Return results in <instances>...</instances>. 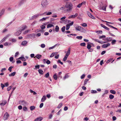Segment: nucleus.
<instances>
[{"label":"nucleus","instance_id":"f257e3e1","mask_svg":"<svg viewBox=\"0 0 121 121\" xmlns=\"http://www.w3.org/2000/svg\"><path fill=\"white\" fill-rule=\"evenodd\" d=\"M65 7L66 8V11L68 12L71 11L73 8L72 4L71 2H69L66 3Z\"/></svg>","mask_w":121,"mask_h":121},{"label":"nucleus","instance_id":"f03ea898","mask_svg":"<svg viewBox=\"0 0 121 121\" xmlns=\"http://www.w3.org/2000/svg\"><path fill=\"white\" fill-rule=\"evenodd\" d=\"M41 4L43 7H46L48 4V3L46 0H42Z\"/></svg>","mask_w":121,"mask_h":121},{"label":"nucleus","instance_id":"7ed1b4c3","mask_svg":"<svg viewBox=\"0 0 121 121\" xmlns=\"http://www.w3.org/2000/svg\"><path fill=\"white\" fill-rule=\"evenodd\" d=\"M43 13L40 14L38 13L35 14V15L32 16L31 17V18L32 19H36L38 18L40 16H42Z\"/></svg>","mask_w":121,"mask_h":121},{"label":"nucleus","instance_id":"20e7f679","mask_svg":"<svg viewBox=\"0 0 121 121\" xmlns=\"http://www.w3.org/2000/svg\"><path fill=\"white\" fill-rule=\"evenodd\" d=\"M19 103L20 104L24 106H25L27 104V102L24 100H20L19 101Z\"/></svg>","mask_w":121,"mask_h":121},{"label":"nucleus","instance_id":"39448f33","mask_svg":"<svg viewBox=\"0 0 121 121\" xmlns=\"http://www.w3.org/2000/svg\"><path fill=\"white\" fill-rule=\"evenodd\" d=\"M9 115L8 113L7 112H6L4 114V119L5 120H7L8 118V117H9Z\"/></svg>","mask_w":121,"mask_h":121},{"label":"nucleus","instance_id":"423d86ee","mask_svg":"<svg viewBox=\"0 0 121 121\" xmlns=\"http://www.w3.org/2000/svg\"><path fill=\"white\" fill-rule=\"evenodd\" d=\"M26 27V26L23 25L21 27H19L18 29V30L20 31H21L22 32V31L24 30Z\"/></svg>","mask_w":121,"mask_h":121},{"label":"nucleus","instance_id":"0eeeda50","mask_svg":"<svg viewBox=\"0 0 121 121\" xmlns=\"http://www.w3.org/2000/svg\"><path fill=\"white\" fill-rule=\"evenodd\" d=\"M78 15V14L77 13H76L74 15H73L69 16L68 17V18H74L77 17Z\"/></svg>","mask_w":121,"mask_h":121},{"label":"nucleus","instance_id":"6e6552de","mask_svg":"<svg viewBox=\"0 0 121 121\" xmlns=\"http://www.w3.org/2000/svg\"><path fill=\"white\" fill-rule=\"evenodd\" d=\"M9 36V35H7L5 37L3 38L0 41V44L3 42L5 41L6 39Z\"/></svg>","mask_w":121,"mask_h":121},{"label":"nucleus","instance_id":"1a4fd4ad","mask_svg":"<svg viewBox=\"0 0 121 121\" xmlns=\"http://www.w3.org/2000/svg\"><path fill=\"white\" fill-rule=\"evenodd\" d=\"M70 48H68V50L65 56L68 57L70 53Z\"/></svg>","mask_w":121,"mask_h":121},{"label":"nucleus","instance_id":"9d476101","mask_svg":"<svg viewBox=\"0 0 121 121\" xmlns=\"http://www.w3.org/2000/svg\"><path fill=\"white\" fill-rule=\"evenodd\" d=\"M18 30L17 32L14 33V35H19L21 34L22 32L21 31H20L18 29Z\"/></svg>","mask_w":121,"mask_h":121},{"label":"nucleus","instance_id":"9b49d317","mask_svg":"<svg viewBox=\"0 0 121 121\" xmlns=\"http://www.w3.org/2000/svg\"><path fill=\"white\" fill-rule=\"evenodd\" d=\"M110 45V44L109 43H108L107 44H104L102 46V47L103 48H106L109 46Z\"/></svg>","mask_w":121,"mask_h":121},{"label":"nucleus","instance_id":"f8f14e48","mask_svg":"<svg viewBox=\"0 0 121 121\" xmlns=\"http://www.w3.org/2000/svg\"><path fill=\"white\" fill-rule=\"evenodd\" d=\"M90 42H88L87 43V49H88L89 51L90 52H91V51H90L91 48V45L90 44Z\"/></svg>","mask_w":121,"mask_h":121},{"label":"nucleus","instance_id":"ddd939ff","mask_svg":"<svg viewBox=\"0 0 121 121\" xmlns=\"http://www.w3.org/2000/svg\"><path fill=\"white\" fill-rule=\"evenodd\" d=\"M9 40L12 42V43H15L16 41V40L14 38H10L9 39Z\"/></svg>","mask_w":121,"mask_h":121},{"label":"nucleus","instance_id":"4468645a","mask_svg":"<svg viewBox=\"0 0 121 121\" xmlns=\"http://www.w3.org/2000/svg\"><path fill=\"white\" fill-rule=\"evenodd\" d=\"M43 119V118L41 117H39L36 118L34 121H41Z\"/></svg>","mask_w":121,"mask_h":121},{"label":"nucleus","instance_id":"2eb2a0df","mask_svg":"<svg viewBox=\"0 0 121 121\" xmlns=\"http://www.w3.org/2000/svg\"><path fill=\"white\" fill-rule=\"evenodd\" d=\"M26 1V0H21L19 3L18 5L20 6Z\"/></svg>","mask_w":121,"mask_h":121},{"label":"nucleus","instance_id":"dca6fc26","mask_svg":"<svg viewBox=\"0 0 121 121\" xmlns=\"http://www.w3.org/2000/svg\"><path fill=\"white\" fill-rule=\"evenodd\" d=\"M100 26H101V27H103L104 29H106V30H109V28L105 26L104 25H103L102 24H101Z\"/></svg>","mask_w":121,"mask_h":121},{"label":"nucleus","instance_id":"f3484780","mask_svg":"<svg viewBox=\"0 0 121 121\" xmlns=\"http://www.w3.org/2000/svg\"><path fill=\"white\" fill-rule=\"evenodd\" d=\"M7 103V101L5 100H4L2 102V103L0 104V105H1L2 106H4Z\"/></svg>","mask_w":121,"mask_h":121},{"label":"nucleus","instance_id":"a211bd4d","mask_svg":"<svg viewBox=\"0 0 121 121\" xmlns=\"http://www.w3.org/2000/svg\"><path fill=\"white\" fill-rule=\"evenodd\" d=\"M46 96L45 95L43 96L41 99V101L42 102H44L46 100Z\"/></svg>","mask_w":121,"mask_h":121},{"label":"nucleus","instance_id":"6ab92c4d","mask_svg":"<svg viewBox=\"0 0 121 121\" xmlns=\"http://www.w3.org/2000/svg\"><path fill=\"white\" fill-rule=\"evenodd\" d=\"M60 45V44L59 43H57L54 46L51 47H50L48 48V49L49 50H50L52 49L53 48L55 47H56V46H59Z\"/></svg>","mask_w":121,"mask_h":121},{"label":"nucleus","instance_id":"aec40b11","mask_svg":"<svg viewBox=\"0 0 121 121\" xmlns=\"http://www.w3.org/2000/svg\"><path fill=\"white\" fill-rule=\"evenodd\" d=\"M4 45L5 46H9L11 45V43H8V42H6L4 44Z\"/></svg>","mask_w":121,"mask_h":121},{"label":"nucleus","instance_id":"412c9836","mask_svg":"<svg viewBox=\"0 0 121 121\" xmlns=\"http://www.w3.org/2000/svg\"><path fill=\"white\" fill-rule=\"evenodd\" d=\"M59 28L58 26L57 25L56 26L55 28V31L57 32H58L59 31Z\"/></svg>","mask_w":121,"mask_h":121},{"label":"nucleus","instance_id":"4be33fe9","mask_svg":"<svg viewBox=\"0 0 121 121\" xmlns=\"http://www.w3.org/2000/svg\"><path fill=\"white\" fill-rule=\"evenodd\" d=\"M27 43V42L26 41H23L21 43V44L23 46L25 45Z\"/></svg>","mask_w":121,"mask_h":121},{"label":"nucleus","instance_id":"5701e85b","mask_svg":"<svg viewBox=\"0 0 121 121\" xmlns=\"http://www.w3.org/2000/svg\"><path fill=\"white\" fill-rule=\"evenodd\" d=\"M112 38L111 37H107L105 39L106 40L109 42L111 41L112 40Z\"/></svg>","mask_w":121,"mask_h":121},{"label":"nucleus","instance_id":"b1692460","mask_svg":"<svg viewBox=\"0 0 121 121\" xmlns=\"http://www.w3.org/2000/svg\"><path fill=\"white\" fill-rule=\"evenodd\" d=\"M111 41H112L111 43L112 45H114L115 44L117 41L115 39L113 40H112Z\"/></svg>","mask_w":121,"mask_h":121},{"label":"nucleus","instance_id":"393cba45","mask_svg":"<svg viewBox=\"0 0 121 121\" xmlns=\"http://www.w3.org/2000/svg\"><path fill=\"white\" fill-rule=\"evenodd\" d=\"M18 59H20L22 60L25 61L26 60V59L23 57H19Z\"/></svg>","mask_w":121,"mask_h":121},{"label":"nucleus","instance_id":"a878e982","mask_svg":"<svg viewBox=\"0 0 121 121\" xmlns=\"http://www.w3.org/2000/svg\"><path fill=\"white\" fill-rule=\"evenodd\" d=\"M38 72L39 73L41 74L42 75L43 74V71L41 69H39L38 70Z\"/></svg>","mask_w":121,"mask_h":121},{"label":"nucleus","instance_id":"bb28decb","mask_svg":"<svg viewBox=\"0 0 121 121\" xmlns=\"http://www.w3.org/2000/svg\"><path fill=\"white\" fill-rule=\"evenodd\" d=\"M16 73L15 72H14L11 73L10 74H9V76L10 77L14 76Z\"/></svg>","mask_w":121,"mask_h":121},{"label":"nucleus","instance_id":"cd10ccee","mask_svg":"<svg viewBox=\"0 0 121 121\" xmlns=\"http://www.w3.org/2000/svg\"><path fill=\"white\" fill-rule=\"evenodd\" d=\"M80 27V29L79 30V31H80L82 32H83L85 30L82 27L80 26V27Z\"/></svg>","mask_w":121,"mask_h":121},{"label":"nucleus","instance_id":"c85d7f7f","mask_svg":"<svg viewBox=\"0 0 121 121\" xmlns=\"http://www.w3.org/2000/svg\"><path fill=\"white\" fill-rule=\"evenodd\" d=\"M13 57H11L9 58V61L10 62H12V63H14V62H15V61H13Z\"/></svg>","mask_w":121,"mask_h":121},{"label":"nucleus","instance_id":"c756f323","mask_svg":"<svg viewBox=\"0 0 121 121\" xmlns=\"http://www.w3.org/2000/svg\"><path fill=\"white\" fill-rule=\"evenodd\" d=\"M52 27H54V26L52 24H48L47 26V28H50Z\"/></svg>","mask_w":121,"mask_h":121},{"label":"nucleus","instance_id":"7c9ffc66","mask_svg":"<svg viewBox=\"0 0 121 121\" xmlns=\"http://www.w3.org/2000/svg\"><path fill=\"white\" fill-rule=\"evenodd\" d=\"M35 107L34 106H31L30 107V110L31 111L35 109Z\"/></svg>","mask_w":121,"mask_h":121},{"label":"nucleus","instance_id":"2f4dec72","mask_svg":"<svg viewBox=\"0 0 121 121\" xmlns=\"http://www.w3.org/2000/svg\"><path fill=\"white\" fill-rule=\"evenodd\" d=\"M89 80L88 79H86L84 81V85L85 86L87 84V82L89 81Z\"/></svg>","mask_w":121,"mask_h":121},{"label":"nucleus","instance_id":"473e14b6","mask_svg":"<svg viewBox=\"0 0 121 121\" xmlns=\"http://www.w3.org/2000/svg\"><path fill=\"white\" fill-rule=\"evenodd\" d=\"M107 6V5H105L102 7V9L104 11H106V8Z\"/></svg>","mask_w":121,"mask_h":121},{"label":"nucleus","instance_id":"72a5a7b5","mask_svg":"<svg viewBox=\"0 0 121 121\" xmlns=\"http://www.w3.org/2000/svg\"><path fill=\"white\" fill-rule=\"evenodd\" d=\"M95 41H97V42H98L99 43H101V44H102V43H105V42H103L102 41H100L99 40H98L97 39H95Z\"/></svg>","mask_w":121,"mask_h":121},{"label":"nucleus","instance_id":"f704fd0d","mask_svg":"<svg viewBox=\"0 0 121 121\" xmlns=\"http://www.w3.org/2000/svg\"><path fill=\"white\" fill-rule=\"evenodd\" d=\"M56 52H53L52 53V54L50 55V57H53L55 55H56Z\"/></svg>","mask_w":121,"mask_h":121},{"label":"nucleus","instance_id":"c9c22d12","mask_svg":"<svg viewBox=\"0 0 121 121\" xmlns=\"http://www.w3.org/2000/svg\"><path fill=\"white\" fill-rule=\"evenodd\" d=\"M56 73H55L54 75L53 76V78L56 80L57 79V75L56 74Z\"/></svg>","mask_w":121,"mask_h":121},{"label":"nucleus","instance_id":"e433bc0d","mask_svg":"<svg viewBox=\"0 0 121 121\" xmlns=\"http://www.w3.org/2000/svg\"><path fill=\"white\" fill-rule=\"evenodd\" d=\"M69 77V75L67 74H66L64 77L63 79L64 80H65L66 78H68Z\"/></svg>","mask_w":121,"mask_h":121},{"label":"nucleus","instance_id":"4c0bfd02","mask_svg":"<svg viewBox=\"0 0 121 121\" xmlns=\"http://www.w3.org/2000/svg\"><path fill=\"white\" fill-rule=\"evenodd\" d=\"M49 73L48 72L44 76L45 77L47 78L49 77Z\"/></svg>","mask_w":121,"mask_h":121},{"label":"nucleus","instance_id":"58836bf2","mask_svg":"<svg viewBox=\"0 0 121 121\" xmlns=\"http://www.w3.org/2000/svg\"><path fill=\"white\" fill-rule=\"evenodd\" d=\"M110 92L111 93L113 94H115L116 93V91L114 90H111L110 91Z\"/></svg>","mask_w":121,"mask_h":121},{"label":"nucleus","instance_id":"ea45409f","mask_svg":"<svg viewBox=\"0 0 121 121\" xmlns=\"http://www.w3.org/2000/svg\"><path fill=\"white\" fill-rule=\"evenodd\" d=\"M41 56V55L39 54L37 55L36 56V58L38 59H39Z\"/></svg>","mask_w":121,"mask_h":121},{"label":"nucleus","instance_id":"a19ab883","mask_svg":"<svg viewBox=\"0 0 121 121\" xmlns=\"http://www.w3.org/2000/svg\"><path fill=\"white\" fill-rule=\"evenodd\" d=\"M79 27H80V26H76L75 27V28L76 30L79 31L80 29Z\"/></svg>","mask_w":121,"mask_h":121},{"label":"nucleus","instance_id":"79ce46f5","mask_svg":"<svg viewBox=\"0 0 121 121\" xmlns=\"http://www.w3.org/2000/svg\"><path fill=\"white\" fill-rule=\"evenodd\" d=\"M4 11V9H3L2 10V11L0 12V17L3 14Z\"/></svg>","mask_w":121,"mask_h":121},{"label":"nucleus","instance_id":"37998d69","mask_svg":"<svg viewBox=\"0 0 121 121\" xmlns=\"http://www.w3.org/2000/svg\"><path fill=\"white\" fill-rule=\"evenodd\" d=\"M82 38V36H77L76 37V38L79 39H81Z\"/></svg>","mask_w":121,"mask_h":121},{"label":"nucleus","instance_id":"c03bdc74","mask_svg":"<svg viewBox=\"0 0 121 121\" xmlns=\"http://www.w3.org/2000/svg\"><path fill=\"white\" fill-rule=\"evenodd\" d=\"M80 25L83 27H86L87 26V24L85 23L81 24Z\"/></svg>","mask_w":121,"mask_h":121},{"label":"nucleus","instance_id":"a18cd8bd","mask_svg":"<svg viewBox=\"0 0 121 121\" xmlns=\"http://www.w3.org/2000/svg\"><path fill=\"white\" fill-rule=\"evenodd\" d=\"M47 18V17H43L41 19H40L39 20L40 21H45L46 20V19Z\"/></svg>","mask_w":121,"mask_h":121},{"label":"nucleus","instance_id":"49530a36","mask_svg":"<svg viewBox=\"0 0 121 121\" xmlns=\"http://www.w3.org/2000/svg\"><path fill=\"white\" fill-rule=\"evenodd\" d=\"M96 32L98 34H102V31L101 30L96 31Z\"/></svg>","mask_w":121,"mask_h":121},{"label":"nucleus","instance_id":"de8ad7c7","mask_svg":"<svg viewBox=\"0 0 121 121\" xmlns=\"http://www.w3.org/2000/svg\"><path fill=\"white\" fill-rule=\"evenodd\" d=\"M70 25H68V24H67L66 26V30H68L70 28Z\"/></svg>","mask_w":121,"mask_h":121},{"label":"nucleus","instance_id":"09e8293b","mask_svg":"<svg viewBox=\"0 0 121 121\" xmlns=\"http://www.w3.org/2000/svg\"><path fill=\"white\" fill-rule=\"evenodd\" d=\"M114 96L112 95H110L109 96V98L110 99H112L114 98Z\"/></svg>","mask_w":121,"mask_h":121},{"label":"nucleus","instance_id":"8fccbe9b","mask_svg":"<svg viewBox=\"0 0 121 121\" xmlns=\"http://www.w3.org/2000/svg\"><path fill=\"white\" fill-rule=\"evenodd\" d=\"M80 45L82 46H85L86 45V43H81L80 44Z\"/></svg>","mask_w":121,"mask_h":121},{"label":"nucleus","instance_id":"3c124183","mask_svg":"<svg viewBox=\"0 0 121 121\" xmlns=\"http://www.w3.org/2000/svg\"><path fill=\"white\" fill-rule=\"evenodd\" d=\"M45 45L43 43L42 44L40 45V47L42 48H45Z\"/></svg>","mask_w":121,"mask_h":121},{"label":"nucleus","instance_id":"603ef678","mask_svg":"<svg viewBox=\"0 0 121 121\" xmlns=\"http://www.w3.org/2000/svg\"><path fill=\"white\" fill-rule=\"evenodd\" d=\"M65 26H63L61 29L62 31V32H64L65 30Z\"/></svg>","mask_w":121,"mask_h":121},{"label":"nucleus","instance_id":"864d4df0","mask_svg":"<svg viewBox=\"0 0 121 121\" xmlns=\"http://www.w3.org/2000/svg\"><path fill=\"white\" fill-rule=\"evenodd\" d=\"M62 103H60V104L57 107V108H60L62 106Z\"/></svg>","mask_w":121,"mask_h":121},{"label":"nucleus","instance_id":"5fc2aeb1","mask_svg":"<svg viewBox=\"0 0 121 121\" xmlns=\"http://www.w3.org/2000/svg\"><path fill=\"white\" fill-rule=\"evenodd\" d=\"M13 68V67L10 66L9 67L8 69V70L10 72H11L12 71V69Z\"/></svg>","mask_w":121,"mask_h":121},{"label":"nucleus","instance_id":"6e6d98bb","mask_svg":"<svg viewBox=\"0 0 121 121\" xmlns=\"http://www.w3.org/2000/svg\"><path fill=\"white\" fill-rule=\"evenodd\" d=\"M85 75L84 74H83L81 77V79H83L85 77Z\"/></svg>","mask_w":121,"mask_h":121},{"label":"nucleus","instance_id":"4d7b16f0","mask_svg":"<svg viewBox=\"0 0 121 121\" xmlns=\"http://www.w3.org/2000/svg\"><path fill=\"white\" fill-rule=\"evenodd\" d=\"M67 57H66V56H65L64 57V58L63 59V61H65L66 60Z\"/></svg>","mask_w":121,"mask_h":121},{"label":"nucleus","instance_id":"13d9d810","mask_svg":"<svg viewBox=\"0 0 121 121\" xmlns=\"http://www.w3.org/2000/svg\"><path fill=\"white\" fill-rule=\"evenodd\" d=\"M1 85L2 89H3L4 88L5 86L2 83L1 84Z\"/></svg>","mask_w":121,"mask_h":121},{"label":"nucleus","instance_id":"bf43d9fd","mask_svg":"<svg viewBox=\"0 0 121 121\" xmlns=\"http://www.w3.org/2000/svg\"><path fill=\"white\" fill-rule=\"evenodd\" d=\"M14 20H13V21H12L11 22L9 23L7 25V26H9L10 25L13 21Z\"/></svg>","mask_w":121,"mask_h":121},{"label":"nucleus","instance_id":"052dcab7","mask_svg":"<svg viewBox=\"0 0 121 121\" xmlns=\"http://www.w3.org/2000/svg\"><path fill=\"white\" fill-rule=\"evenodd\" d=\"M12 88L11 86H9L7 88V90L8 91H9Z\"/></svg>","mask_w":121,"mask_h":121},{"label":"nucleus","instance_id":"680f3d73","mask_svg":"<svg viewBox=\"0 0 121 121\" xmlns=\"http://www.w3.org/2000/svg\"><path fill=\"white\" fill-rule=\"evenodd\" d=\"M35 67L36 69H39V65H35Z\"/></svg>","mask_w":121,"mask_h":121},{"label":"nucleus","instance_id":"e2e57ef3","mask_svg":"<svg viewBox=\"0 0 121 121\" xmlns=\"http://www.w3.org/2000/svg\"><path fill=\"white\" fill-rule=\"evenodd\" d=\"M106 37V36L104 35H103L101 36H100L99 37V39H101L103 38H105Z\"/></svg>","mask_w":121,"mask_h":121},{"label":"nucleus","instance_id":"0e129e2a","mask_svg":"<svg viewBox=\"0 0 121 121\" xmlns=\"http://www.w3.org/2000/svg\"><path fill=\"white\" fill-rule=\"evenodd\" d=\"M23 109L24 111H27V108L25 106L23 107Z\"/></svg>","mask_w":121,"mask_h":121},{"label":"nucleus","instance_id":"69168bd1","mask_svg":"<svg viewBox=\"0 0 121 121\" xmlns=\"http://www.w3.org/2000/svg\"><path fill=\"white\" fill-rule=\"evenodd\" d=\"M43 103H41L39 107L40 108H41L43 106Z\"/></svg>","mask_w":121,"mask_h":121},{"label":"nucleus","instance_id":"338daca9","mask_svg":"<svg viewBox=\"0 0 121 121\" xmlns=\"http://www.w3.org/2000/svg\"><path fill=\"white\" fill-rule=\"evenodd\" d=\"M46 62V63L48 64H50L51 62L49 60H47V61Z\"/></svg>","mask_w":121,"mask_h":121},{"label":"nucleus","instance_id":"774afa93","mask_svg":"<svg viewBox=\"0 0 121 121\" xmlns=\"http://www.w3.org/2000/svg\"><path fill=\"white\" fill-rule=\"evenodd\" d=\"M41 28L42 29H44L45 28V26L43 25H42L41 26H40Z\"/></svg>","mask_w":121,"mask_h":121}]
</instances>
